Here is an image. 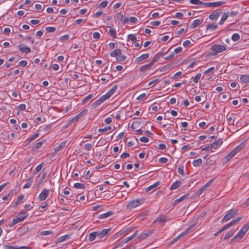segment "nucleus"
<instances>
[{
  "instance_id": "obj_1",
  "label": "nucleus",
  "mask_w": 249,
  "mask_h": 249,
  "mask_svg": "<svg viewBox=\"0 0 249 249\" xmlns=\"http://www.w3.org/2000/svg\"><path fill=\"white\" fill-rule=\"evenodd\" d=\"M238 210L236 209H233L228 212L222 218L221 222H226L238 214Z\"/></svg>"
},
{
  "instance_id": "obj_2",
  "label": "nucleus",
  "mask_w": 249,
  "mask_h": 249,
  "mask_svg": "<svg viewBox=\"0 0 249 249\" xmlns=\"http://www.w3.org/2000/svg\"><path fill=\"white\" fill-rule=\"evenodd\" d=\"M226 47L224 45L219 44H214L212 46L211 50L212 51V55H216L218 53H220L226 50Z\"/></svg>"
},
{
  "instance_id": "obj_3",
  "label": "nucleus",
  "mask_w": 249,
  "mask_h": 249,
  "mask_svg": "<svg viewBox=\"0 0 249 249\" xmlns=\"http://www.w3.org/2000/svg\"><path fill=\"white\" fill-rule=\"evenodd\" d=\"M157 61V59L156 57H154L151 61L150 62V63L142 66L140 71L141 72H144L148 70H149L151 68V67Z\"/></svg>"
},
{
  "instance_id": "obj_4",
  "label": "nucleus",
  "mask_w": 249,
  "mask_h": 249,
  "mask_svg": "<svg viewBox=\"0 0 249 249\" xmlns=\"http://www.w3.org/2000/svg\"><path fill=\"white\" fill-rule=\"evenodd\" d=\"M225 3V1H219L213 2H204V5L206 7H217L221 6Z\"/></svg>"
},
{
  "instance_id": "obj_5",
  "label": "nucleus",
  "mask_w": 249,
  "mask_h": 249,
  "mask_svg": "<svg viewBox=\"0 0 249 249\" xmlns=\"http://www.w3.org/2000/svg\"><path fill=\"white\" fill-rule=\"evenodd\" d=\"M49 190L47 189H44L38 196V199L40 201L45 200L49 196Z\"/></svg>"
},
{
  "instance_id": "obj_6",
  "label": "nucleus",
  "mask_w": 249,
  "mask_h": 249,
  "mask_svg": "<svg viewBox=\"0 0 249 249\" xmlns=\"http://www.w3.org/2000/svg\"><path fill=\"white\" fill-rule=\"evenodd\" d=\"M142 203V202L140 199H135L128 203L127 207L129 209L135 208Z\"/></svg>"
},
{
  "instance_id": "obj_7",
  "label": "nucleus",
  "mask_w": 249,
  "mask_h": 249,
  "mask_svg": "<svg viewBox=\"0 0 249 249\" xmlns=\"http://www.w3.org/2000/svg\"><path fill=\"white\" fill-rule=\"evenodd\" d=\"M28 215V213L26 212L22 211L17 215L16 218L19 222L25 219Z\"/></svg>"
},
{
  "instance_id": "obj_8",
  "label": "nucleus",
  "mask_w": 249,
  "mask_h": 249,
  "mask_svg": "<svg viewBox=\"0 0 249 249\" xmlns=\"http://www.w3.org/2000/svg\"><path fill=\"white\" fill-rule=\"evenodd\" d=\"M221 12L220 10H215L209 15V18L211 20H215L220 16Z\"/></svg>"
},
{
  "instance_id": "obj_9",
  "label": "nucleus",
  "mask_w": 249,
  "mask_h": 249,
  "mask_svg": "<svg viewBox=\"0 0 249 249\" xmlns=\"http://www.w3.org/2000/svg\"><path fill=\"white\" fill-rule=\"evenodd\" d=\"M19 50L23 53H29L31 52V49L29 47L26 46L23 44H20L18 45Z\"/></svg>"
},
{
  "instance_id": "obj_10",
  "label": "nucleus",
  "mask_w": 249,
  "mask_h": 249,
  "mask_svg": "<svg viewBox=\"0 0 249 249\" xmlns=\"http://www.w3.org/2000/svg\"><path fill=\"white\" fill-rule=\"evenodd\" d=\"M222 143V140L219 139L217 141H215L213 143L210 145L211 148V151H213V149H216L219 146L221 145Z\"/></svg>"
},
{
  "instance_id": "obj_11",
  "label": "nucleus",
  "mask_w": 249,
  "mask_h": 249,
  "mask_svg": "<svg viewBox=\"0 0 249 249\" xmlns=\"http://www.w3.org/2000/svg\"><path fill=\"white\" fill-rule=\"evenodd\" d=\"M110 229H104L100 232H97V237L101 239L106 235L107 233L110 231Z\"/></svg>"
},
{
  "instance_id": "obj_12",
  "label": "nucleus",
  "mask_w": 249,
  "mask_h": 249,
  "mask_svg": "<svg viewBox=\"0 0 249 249\" xmlns=\"http://www.w3.org/2000/svg\"><path fill=\"white\" fill-rule=\"evenodd\" d=\"M104 98L101 97L98 100L95 101L91 105V107L93 108H96L98 106L100 105L102 103H103L105 100Z\"/></svg>"
},
{
  "instance_id": "obj_13",
  "label": "nucleus",
  "mask_w": 249,
  "mask_h": 249,
  "mask_svg": "<svg viewBox=\"0 0 249 249\" xmlns=\"http://www.w3.org/2000/svg\"><path fill=\"white\" fill-rule=\"evenodd\" d=\"M236 154V152L232 150L231 151L228 155H227L225 158V161L227 162L229 161L232 157H233Z\"/></svg>"
},
{
  "instance_id": "obj_14",
  "label": "nucleus",
  "mask_w": 249,
  "mask_h": 249,
  "mask_svg": "<svg viewBox=\"0 0 249 249\" xmlns=\"http://www.w3.org/2000/svg\"><path fill=\"white\" fill-rule=\"evenodd\" d=\"M4 248L5 249H31V248L27 247V246H21L19 247H13L11 246H4Z\"/></svg>"
},
{
  "instance_id": "obj_15",
  "label": "nucleus",
  "mask_w": 249,
  "mask_h": 249,
  "mask_svg": "<svg viewBox=\"0 0 249 249\" xmlns=\"http://www.w3.org/2000/svg\"><path fill=\"white\" fill-rule=\"evenodd\" d=\"M202 22V20L200 19H196L195 20L193 23L190 25V27L191 29H194L196 28L197 26L200 25Z\"/></svg>"
},
{
  "instance_id": "obj_16",
  "label": "nucleus",
  "mask_w": 249,
  "mask_h": 249,
  "mask_svg": "<svg viewBox=\"0 0 249 249\" xmlns=\"http://www.w3.org/2000/svg\"><path fill=\"white\" fill-rule=\"evenodd\" d=\"M121 53H121V50L119 49H115L114 50H113V51L111 52V53H110V56L112 57L117 58L118 56L120 55V54H121Z\"/></svg>"
},
{
  "instance_id": "obj_17",
  "label": "nucleus",
  "mask_w": 249,
  "mask_h": 249,
  "mask_svg": "<svg viewBox=\"0 0 249 249\" xmlns=\"http://www.w3.org/2000/svg\"><path fill=\"white\" fill-rule=\"evenodd\" d=\"M195 226V224H192L188 227L183 232L181 233L180 234L182 235V237H183L185 234L189 233L191 231H193L194 230V227Z\"/></svg>"
},
{
  "instance_id": "obj_18",
  "label": "nucleus",
  "mask_w": 249,
  "mask_h": 249,
  "mask_svg": "<svg viewBox=\"0 0 249 249\" xmlns=\"http://www.w3.org/2000/svg\"><path fill=\"white\" fill-rule=\"evenodd\" d=\"M244 236V234L242 233L240 231L239 232L233 237L231 239V242H234L236 241L240 240L243 236Z\"/></svg>"
},
{
  "instance_id": "obj_19",
  "label": "nucleus",
  "mask_w": 249,
  "mask_h": 249,
  "mask_svg": "<svg viewBox=\"0 0 249 249\" xmlns=\"http://www.w3.org/2000/svg\"><path fill=\"white\" fill-rule=\"evenodd\" d=\"M113 214V212L109 211V212H108L107 213H103L102 214H100L98 216V218L99 219L105 218L108 217L112 215Z\"/></svg>"
},
{
  "instance_id": "obj_20",
  "label": "nucleus",
  "mask_w": 249,
  "mask_h": 249,
  "mask_svg": "<svg viewBox=\"0 0 249 249\" xmlns=\"http://www.w3.org/2000/svg\"><path fill=\"white\" fill-rule=\"evenodd\" d=\"M67 142V141H65L60 143L57 147L55 148L54 150L55 152H57L63 149L65 146Z\"/></svg>"
},
{
  "instance_id": "obj_21",
  "label": "nucleus",
  "mask_w": 249,
  "mask_h": 249,
  "mask_svg": "<svg viewBox=\"0 0 249 249\" xmlns=\"http://www.w3.org/2000/svg\"><path fill=\"white\" fill-rule=\"evenodd\" d=\"M149 57V54L145 53L141 55L136 59V61L138 62H141L143 60L146 59Z\"/></svg>"
},
{
  "instance_id": "obj_22",
  "label": "nucleus",
  "mask_w": 249,
  "mask_h": 249,
  "mask_svg": "<svg viewBox=\"0 0 249 249\" xmlns=\"http://www.w3.org/2000/svg\"><path fill=\"white\" fill-rule=\"evenodd\" d=\"M249 229V221L245 224L242 228L240 230V231L245 235L248 230Z\"/></svg>"
},
{
  "instance_id": "obj_23",
  "label": "nucleus",
  "mask_w": 249,
  "mask_h": 249,
  "mask_svg": "<svg viewBox=\"0 0 249 249\" xmlns=\"http://www.w3.org/2000/svg\"><path fill=\"white\" fill-rule=\"evenodd\" d=\"M245 146V142H242L240 144H239L238 146H237L236 147H235L233 150L236 152V153L237 154L238 152H239L243 148H244Z\"/></svg>"
},
{
  "instance_id": "obj_24",
  "label": "nucleus",
  "mask_w": 249,
  "mask_h": 249,
  "mask_svg": "<svg viewBox=\"0 0 249 249\" xmlns=\"http://www.w3.org/2000/svg\"><path fill=\"white\" fill-rule=\"evenodd\" d=\"M241 82L244 83H249V75H243L240 78Z\"/></svg>"
},
{
  "instance_id": "obj_25",
  "label": "nucleus",
  "mask_w": 249,
  "mask_h": 249,
  "mask_svg": "<svg viewBox=\"0 0 249 249\" xmlns=\"http://www.w3.org/2000/svg\"><path fill=\"white\" fill-rule=\"evenodd\" d=\"M202 160L201 159H198L197 160H195L193 162V165L195 167H198L202 164Z\"/></svg>"
},
{
  "instance_id": "obj_26",
  "label": "nucleus",
  "mask_w": 249,
  "mask_h": 249,
  "mask_svg": "<svg viewBox=\"0 0 249 249\" xmlns=\"http://www.w3.org/2000/svg\"><path fill=\"white\" fill-rule=\"evenodd\" d=\"M228 17V14L224 13L222 14L220 21L219 22L220 25H222L224 23V21L227 19Z\"/></svg>"
},
{
  "instance_id": "obj_27",
  "label": "nucleus",
  "mask_w": 249,
  "mask_h": 249,
  "mask_svg": "<svg viewBox=\"0 0 249 249\" xmlns=\"http://www.w3.org/2000/svg\"><path fill=\"white\" fill-rule=\"evenodd\" d=\"M180 182L179 181H176L174 182L170 187L171 190H175L178 188L180 186Z\"/></svg>"
},
{
  "instance_id": "obj_28",
  "label": "nucleus",
  "mask_w": 249,
  "mask_h": 249,
  "mask_svg": "<svg viewBox=\"0 0 249 249\" xmlns=\"http://www.w3.org/2000/svg\"><path fill=\"white\" fill-rule=\"evenodd\" d=\"M217 28V25H214L213 24H209L207 26V30H211L214 31Z\"/></svg>"
},
{
  "instance_id": "obj_29",
  "label": "nucleus",
  "mask_w": 249,
  "mask_h": 249,
  "mask_svg": "<svg viewBox=\"0 0 249 249\" xmlns=\"http://www.w3.org/2000/svg\"><path fill=\"white\" fill-rule=\"evenodd\" d=\"M108 34L113 38L116 37V32L114 29L111 28L110 27V30H109Z\"/></svg>"
},
{
  "instance_id": "obj_30",
  "label": "nucleus",
  "mask_w": 249,
  "mask_h": 249,
  "mask_svg": "<svg viewBox=\"0 0 249 249\" xmlns=\"http://www.w3.org/2000/svg\"><path fill=\"white\" fill-rule=\"evenodd\" d=\"M97 232H94L89 233V238L90 241H93L96 237H97Z\"/></svg>"
},
{
  "instance_id": "obj_31",
  "label": "nucleus",
  "mask_w": 249,
  "mask_h": 249,
  "mask_svg": "<svg viewBox=\"0 0 249 249\" xmlns=\"http://www.w3.org/2000/svg\"><path fill=\"white\" fill-rule=\"evenodd\" d=\"M160 184V182H156L155 183H154L153 185L149 186V187H147L145 189L146 192H148L154 188L156 187L159 184Z\"/></svg>"
},
{
  "instance_id": "obj_32",
  "label": "nucleus",
  "mask_w": 249,
  "mask_h": 249,
  "mask_svg": "<svg viewBox=\"0 0 249 249\" xmlns=\"http://www.w3.org/2000/svg\"><path fill=\"white\" fill-rule=\"evenodd\" d=\"M32 182H33V178H30L29 180H28V182H27L24 185V186H23V189H25V188H30V186L32 185Z\"/></svg>"
},
{
  "instance_id": "obj_33",
  "label": "nucleus",
  "mask_w": 249,
  "mask_h": 249,
  "mask_svg": "<svg viewBox=\"0 0 249 249\" xmlns=\"http://www.w3.org/2000/svg\"><path fill=\"white\" fill-rule=\"evenodd\" d=\"M74 187L77 189H84L85 186L84 184L80 183H76L74 184Z\"/></svg>"
},
{
  "instance_id": "obj_34",
  "label": "nucleus",
  "mask_w": 249,
  "mask_h": 249,
  "mask_svg": "<svg viewBox=\"0 0 249 249\" xmlns=\"http://www.w3.org/2000/svg\"><path fill=\"white\" fill-rule=\"evenodd\" d=\"M234 233V231L233 230L230 231L229 232L226 234L224 239L226 240L231 237L233 235Z\"/></svg>"
},
{
  "instance_id": "obj_35",
  "label": "nucleus",
  "mask_w": 249,
  "mask_h": 249,
  "mask_svg": "<svg viewBox=\"0 0 249 249\" xmlns=\"http://www.w3.org/2000/svg\"><path fill=\"white\" fill-rule=\"evenodd\" d=\"M240 39V36L238 34H234L232 35V36H231V39L233 41H236L237 40H238L239 39Z\"/></svg>"
},
{
  "instance_id": "obj_36",
  "label": "nucleus",
  "mask_w": 249,
  "mask_h": 249,
  "mask_svg": "<svg viewBox=\"0 0 249 249\" xmlns=\"http://www.w3.org/2000/svg\"><path fill=\"white\" fill-rule=\"evenodd\" d=\"M190 2L195 5H199L203 4L204 5V2L200 1L199 0H190Z\"/></svg>"
},
{
  "instance_id": "obj_37",
  "label": "nucleus",
  "mask_w": 249,
  "mask_h": 249,
  "mask_svg": "<svg viewBox=\"0 0 249 249\" xmlns=\"http://www.w3.org/2000/svg\"><path fill=\"white\" fill-rule=\"evenodd\" d=\"M43 164V163L42 162V163H41V164H40L39 165H37L36 167V169H35V170L34 171V174H36L37 173H38V172H39L41 170V169L42 168Z\"/></svg>"
},
{
  "instance_id": "obj_38",
  "label": "nucleus",
  "mask_w": 249,
  "mask_h": 249,
  "mask_svg": "<svg viewBox=\"0 0 249 249\" xmlns=\"http://www.w3.org/2000/svg\"><path fill=\"white\" fill-rule=\"evenodd\" d=\"M92 97V94H89L87 96L85 97L83 99V100L82 101V104H85L88 101H89V99H90Z\"/></svg>"
},
{
  "instance_id": "obj_39",
  "label": "nucleus",
  "mask_w": 249,
  "mask_h": 249,
  "mask_svg": "<svg viewBox=\"0 0 249 249\" xmlns=\"http://www.w3.org/2000/svg\"><path fill=\"white\" fill-rule=\"evenodd\" d=\"M154 230H149L147 231H143L146 237H148L150 236L153 232H154Z\"/></svg>"
},
{
  "instance_id": "obj_40",
  "label": "nucleus",
  "mask_w": 249,
  "mask_h": 249,
  "mask_svg": "<svg viewBox=\"0 0 249 249\" xmlns=\"http://www.w3.org/2000/svg\"><path fill=\"white\" fill-rule=\"evenodd\" d=\"M201 73H198L195 77H192V79L195 83H198V80L200 78Z\"/></svg>"
},
{
  "instance_id": "obj_41",
  "label": "nucleus",
  "mask_w": 249,
  "mask_h": 249,
  "mask_svg": "<svg viewBox=\"0 0 249 249\" xmlns=\"http://www.w3.org/2000/svg\"><path fill=\"white\" fill-rule=\"evenodd\" d=\"M46 30L48 32L53 33L55 31L56 28L54 27H47Z\"/></svg>"
},
{
  "instance_id": "obj_42",
  "label": "nucleus",
  "mask_w": 249,
  "mask_h": 249,
  "mask_svg": "<svg viewBox=\"0 0 249 249\" xmlns=\"http://www.w3.org/2000/svg\"><path fill=\"white\" fill-rule=\"evenodd\" d=\"M182 237V236L181 234H180V233L178 236H177L176 237H175V238H174L171 242H170V244H173L174 243H175L176 242H177L179 239H180V238Z\"/></svg>"
},
{
  "instance_id": "obj_43",
  "label": "nucleus",
  "mask_w": 249,
  "mask_h": 249,
  "mask_svg": "<svg viewBox=\"0 0 249 249\" xmlns=\"http://www.w3.org/2000/svg\"><path fill=\"white\" fill-rule=\"evenodd\" d=\"M165 221V218L163 216H160L157 217L156 220L154 221V222H164Z\"/></svg>"
},
{
  "instance_id": "obj_44",
  "label": "nucleus",
  "mask_w": 249,
  "mask_h": 249,
  "mask_svg": "<svg viewBox=\"0 0 249 249\" xmlns=\"http://www.w3.org/2000/svg\"><path fill=\"white\" fill-rule=\"evenodd\" d=\"M69 35H66L64 36H61L59 38L60 41H63L67 40L69 38Z\"/></svg>"
},
{
  "instance_id": "obj_45",
  "label": "nucleus",
  "mask_w": 249,
  "mask_h": 249,
  "mask_svg": "<svg viewBox=\"0 0 249 249\" xmlns=\"http://www.w3.org/2000/svg\"><path fill=\"white\" fill-rule=\"evenodd\" d=\"M112 95V94L108 91L105 95H104L102 97L104 98V99L105 101L106 100L109 98Z\"/></svg>"
},
{
  "instance_id": "obj_46",
  "label": "nucleus",
  "mask_w": 249,
  "mask_h": 249,
  "mask_svg": "<svg viewBox=\"0 0 249 249\" xmlns=\"http://www.w3.org/2000/svg\"><path fill=\"white\" fill-rule=\"evenodd\" d=\"M88 110L86 109L83 110L82 111H81L80 113L77 114V116L79 117V118H81V117L83 116L84 115H86L88 113Z\"/></svg>"
},
{
  "instance_id": "obj_47",
  "label": "nucleus",
  "mask_w": 249,
  "mask_h": 249,
  "mask_svg": "<svg viewBox=\"0 0 249 249\" xmlns=\"http://www.w3.org/2000/svg\"><path fill=\"white\" fill-rule=\"evenodd\" d=\"M39 136V134L38 133H36L35 134L31 136L29 138V142H31L32 141H33V140H34L35 139L37 138Z\"/></svg>"
},
{
  "instance_id": "obj_48",
  "label": "nucleus",
  "mask_w": 249,
  "mask_h": 249,
  "mask_svg": "<svg viewBox=\"0 0 249 249\" xmlns=\"http://www.w3.org/2000/svg\"><path fill=\"white\" fill-rule=\"evenodd\" d=\"M178 173L180 174L182 176H185V174H184V171H183V166H179V167H178Z\"/></svg>"
},
{
  "instance_id": "obj_49",
  "label": "nucleus",
  "mask_w": 249,
  "mask_h": 249,
  "mask_svg": "<svg viewBox=\"0 0 249 249\" xmlns=\"http://www.w3.org/2000/svg\"><path fill=\"white\" fill-rule=\"evenodd\" d=\"M128 37L132 41H136L137 40L136 36L133 34L129 35Z\"/></svg>"
},
{
  "instance_id": "obj_50",
  "label": "nucleus",
  "mask_w": 249,
  "mask_h": 249,
  "mask_svg": "<svg viewBox=\"0 0 249 249\" xmlns=\"http://www.w3.org/2000/svg\"><path fill=\"white\" fill-rule=\"evenodd\" d=\"M159 81V80L158 79H155L150 82L148 84V85L153 86L154 85L157 84Z\"/></svg>"
},
{
  "instance_id": "obj_51",
  "label": "nucleus",
  "mask_w": 249,
  "mask_h": 249,
  "mask_svg": "<svg viewBox=\"0 0 249 249\" xmlns=\"http://www.w3.org/2000/svg\"><path fill=\"white\" fill-rule=\"evenodd\" d=\"M134 237H135V235H132L129 237H127V238L124 239L123 240L124 243H127L128 241L132 240Z\"/></svg>"
},
{
  "instance_id": "obj_52",
  "label": "nucleus",
  "mask_w": 249,
  "mask_h": 249,
  "mask_svg": "<svg viewBox=\"0 0 249 249\" xmlns=\"http://www.w3.org/2000/svg\"><path fill=\"white\" fill-rule=\"evenodd\" d=\"M110 126H107L105 127L104 128H100L99 129L98 131L101 132H105L111 129Z\"/></svg>"
},
{
  "instance_id": "obj_53",
  "label": "nucleus",
  "mask_w": 249,
  "mask_h": 249,
  "mask_svg": "<svg viewBox=\"0 0 249 249\" xmlns=\"http://www.w3.org/2000/svg\"><path fill=\"white\" fill-rule=\"evenodd\" d=\"M125 58H126V57L124 55H123L121 54H120V55H119V56H118L116 58V60L117 61H122L124 60L125 59Z\"/></svg>"
},
{
  "instance_id": "obj_54",
  "label": "nucleus",
  "mask_w": 249,
  "mask_h": 249,
  "mask_svg": "<svg viewBox=\"0 0 249 249\" xmlns=\"http://www.w3.org/2000/svg\"><path fill=\"white\" fill-rule=\"evenodd\" d=\"M27 61L25 60L20 61L18 63V66L22 67H24L27 65Z\"/></svg>"
},
{
  "instance_id": "obj_55",
  "label": "nucleus",
  "mask_w": 249,
  "mask_h": 249,
  "mask_svg": "<svg viewBox=\"0 0 249 249\" xmlns=\"http://www.w3.org/2000/svg\"><path fill=\"white\" fill-rule=\"evenodd\" d=\"M52 233H53V232L52 231H42L40 233V234L41 235L45 236V235H49V234H51Z\"/></svg>"
},
{
  "instance_id": "obj_56",
  "label": "nucleus",
  "mask_w": 249,
  "mask_h": 249,
  "mask_svg": "<svg viewBox=\"0 0 249 249\" xmlns=\"http://www.w3.org/2000/svg\"><path fill=\"white\" fill-rule=\"evenodd\" d=\"M233 225L232 223L231 222H230V223H229L228 224H226V225H225L223 227V230H224V231L228 229V228H229L231 226Z\"/></svg>"
},
{
  "instance_id": "obj_57",
  "label": "nucleus",
  "mask_w": 249,
  "mask_h": 249,
  "mask_svg": "<svg viewBox=\"0 0 249 249\" xmlns=\"http://www.w3.org/2000/svg\"><path fill=\"white\" fill-rule=\"evenodd\" d=\"M18 223V221L16 219V218H14L12 220V222L9 225V226L10 227H13L14 225H15L16 224Z\"/></svg>"
},
{
  "instance_id": "obj_58",
  "label": "nucleus",
  "mask_w": 249,
  "mask_h": 249,
  "mask_svg": "<svg viewBox=\"0 0 249 249\" xmlns=\"http://www.w3.org/2000/svg\"><path fill=\"white\" fill-rule=\"evenodd\" d=\"M93 37L94 39H99L100 37V34L98 32H94L93 33Z\"/></svg>"
},
{
  "instance_id": "obj_59",
  "label": "nucleus",
  "mask_w": 249,
  "mask_h": 249,
  "mask_svg": "<svg viewBox=\"0 0 249 249\" xmlns=\"http://www.w3.org/2000/svg\"><path fill=\"white\" fill-rule=\"evenodd\" d=\"M139 124V123L138 122H133L131 124V128L132 129H135L136 128V126L137 125V124Z\"/></svg>"
},
{
  "instance_id": "obj_60",
  "label": "nucleus",
  "mask_w": 249,
  "mask_h": 249,
  "mask_svg": "<svg viewBox=\"0 0 249 249\" xmlns=\"http://www.w3.org/2000/svg\"><path fill=\"white\" fill-rule=\"evenodd\" d=\"M124 244H125V243H124V240H123V241H122L121 242H120V243L117 244V246L115 248H114L113 249H116L117 248H122V247H123V246L124 245Z\"/></svg>"
},
{
  "instance_id": "obj_61",
  "label": "nucleus",
  "mask_w": 249,
  "mask_h": 249,
  "mask_svg": "<svg viewBox=\"0 0 249 249\" xmlns=\"http://www.w3.org/2000/svg\"><path fill=\"white\" fill-rule=\"evenodd\" d=\"M140 141L141 142L146 143L148 142V139L146 137H142L140 138Z\"/></svg>"
},
{
  "instance_id": "obj_62",
  "label": "nucleus",
  "mask_w": 249,
  "mask_h": 249,
  "mask_svg": "<svg viewBox=\"0 0 249 249\" xmlns=\"http://www.w3.org/2000/svg\"><path fill=\"white\" fill-rule=\"evenodd\" d=\"M107 3L108 1L107 0H105L100 4V6L102 8H105L107 6Z\"/></svg>"
},
{
  "instance_id": "obj_63",
  "label": "nucleus",
  "mask_w": 249,
  "mask_h": 249,
  "mask_svg": "<svg viewBox=\"0 0 249 249\" xmlns=\"http://www.w3.org/2000/svg\"><path fill=\"white\" fill-rule=\"evenodd\" d=\"M183 17V15L182 13L180 12H178L175 15V18H182Z\"/></svg>"
},
{
  "instance_id": "obj_64",
  "label": "nucleus",
  "mask_w": 249,
  "mask_h": 249,
  "mask_svg": "<svg viewBox=\"0 0 249 249\" xmlns=\"http://www.w3.org/2000/svg\"><path fill=\"white\" fill-rule=\"evenodd\" d=\"M168 160L166 158H160L159 159V162L161 163H165Z\"/></svg>"
}]
</instances>
